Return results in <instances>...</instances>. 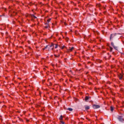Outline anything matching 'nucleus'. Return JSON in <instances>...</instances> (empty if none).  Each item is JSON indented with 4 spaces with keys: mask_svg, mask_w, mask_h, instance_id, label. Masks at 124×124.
Returning a JSON list of instances; mask_svg holds the SVG:
<instances>
[{
    "mask_svg": "<svg viewBox=\"0 0 124 124\" xmlns=\"http://www.w3.org/2000/svg\"><path fill=\"white\" fill-rule=\"evenodd\" d=\"M100 107V106H99V105H94L93 106V109H98Z\"/></svg>",
    "mask_w": 124,
    "mask_h": 124,
    "instance_id": "nucleus-1",
    "label": "nucleus"
},
{
    "mask_svg": "<svg viewBox=\"0 0 124 124\" xmlns=\"http://www.w3.org/2000/svg\"><path fill=\"white\" fill-rule=\"evenodd\" d=\"M115 36H116V33L111 34L110 35V40H111V39H113V38H114V37H115Z\"/></svg>",
    "mask_w": 124,
    "mask_h": 124,
    "instance_id": "nucleus-2",
    "label": "nucleus"
},
{
    "mask_svg": "<svg viewBox=\"0 0 124 124\" xmlns=\"http://www.w3.org/2000/svg\"><path fill=\"white\" fill-rule=\"evenodd\" d=\"M54 46V45H48L46 46L45 48H44V50H45V49H47V48H51V47H53Z\"/></svg>",
    "mask_w": 124,
    "mask_h": 124,
    "instance_id": "nucleus-3",
    "label": "nucleus"
},
{
    "mask_svg": "<svg viewBox=\"0 0 124 124\" xmlns=\"http://www.w3.org/2000/svg\"><path fill=\"white\" fill-rule=\"evenodd\" d=\"M118 119L120 122H123L124 121V119H123V117H122V116L118 117Z\"/></svg>",
    "mask_w": 124,
    "mask_h": 124,
    "instance_id": "nucleus-4",
    "label": "nucleus"
},
{
    "mask_svg": "<svg viewBox=\"0 0 124 124\" xmlns=\"http://www.w3.org/2000/svg\"><path fill=\"white\" fill-rule=\"evenodd\" d=\"M111 46H113V47L114 48V49H115L116 50L118 49V47L117 46H115V45H114V43L111 42Z\"/></svg>",
    "mask_w": 124,
    "mask_h": 124,
    "instance_id": "nucleus-5",
    "label": "nucleus"
},
{
    "mask_svg": "<svg viewBox=\"0 0 124 124\" xmlns=\"http://www.w3.org/2000/svg\"><path fill=\"white\" fill-rule=\"evenodd\" d=\"M74 49V47H72L71 48L68 49V52H72V50Z\"/></svg>",
    "mask_w": 124,
    "mask_h": 124,
    "instance_id": "nucleus-6",
    "label": "nucleus"
},
{
    "mask_svg": "<svg viewBox=\"0 0 124 124\" xmlns=\"http://www.w3.org/2000/svg\"><path fill=\"white\" fill-rule=\"evenodd\" d=\"M89 99H90V97L86 96L85 98V101H86V102L88 101V100H89Z\"/></svg>",
    "mask_w": 124,
    "mask_h": 124,
    "instance_id": "nucleus-7",
    "label": "nucleus"
},
{
    "mask_svg": "<svg viewBox=\"0 0 124 124\" xmlns=\"http://www.w3.org/2000/svg\"><path fill=\"white\" fill-rule=\"evenodd\" d=\"M49 27V23H46L45 24V27L46 28V29H47V28H48Z\"/></svg>",
    "mask_w": 124,
    "mask_h": 124,
    "instance_id": "nucleus-8",
    "label": "nucleus"
},
{
    "mask_svg": "<svg viewBox=\"0 0 124 124\" xmlns=\"http://www.w3.org/2000/svg\"><path fill=\"white\" fill-rule=\"evenodd\" d=\"M67 110H68L69 111H73V109H72V108H68L67 109Z\"/></svg>",
    "mask_w": 124,
    "mask_h": 124,
    "instance_id": "nucleus-9",
    "label": "nucleus"
},
{
    "mask_svg": "<svg viewBox=\"0 0 124 124\" xmlns=\"http://www.w3.org/2000/svg\"><path fill=\"white\" fill-rule=\"evenodd\" d=\"M89 109H90V107L89 106L85 107V109L89 110Z\"/></svg>",
    "mask_w": 124,
    "mask_h": 124,
    "instance_id": "nucleus-10",
    "label": "nucleus"
},
{
    "mask_svg": "<svg viewBox=\"0 0 124 124\" xmlns=\"http://www.w3.org/2000/svg\"><path fill=\"white\" fill-rule=\"evenodd\" d=\"M110 110L111 111V112H113V111H114V108H113V107H110Z\"/></svg>",
    "mask_w": 124,
    "mask_h": 124,
    "instance_id": "nucleus-11",
    "label": "nucleus"
},
{
    "mask_svg": "<svg viewBox=\"0 0 124 124\" xmlns=\"http://www.w3.org/2000/svg\"><path fill=\"white\" fill-rule=\"evenodd\" d=\"M59 120H60V121H62V115H61V116L60 117Z\"/></svg>",
    "mask_w": 124,
    "mask_h": 124,
    "instance_id": "nucleus-12",
    "label": "nucleus"
},
{
    "mask_svg": "<svg viewBox=\"0 0 124 124\" xmlns=\"http://www.w3.org/2000/svg\"><path fill=\"white\" fill-rule=\"evenodd\" d=\"M50 21H51V18H49V19H48L47 20V23H48V24H49V23H50Z\"/></svg>",
    "mask_w": 124,
    "mask_h": 124,
    "instance_id": "nucleus-13",
    "label": "nucleus"
},
{
    "mask_svg": "<svg viewBox=\"0 0 124 124\" xmlns=\"http://www.w3.org/2000/svg\"><path fill=\"white\" fill-rule=\"evenodd\" d=\"M55 57H56V58H59V57H60V55H58L57 56L56 54L54 55Z\"/></svg>",
    "mask_w": 124,
    "mask_h": 124,
    "instance_id": "nucleus-14",
    "label": "nucleus"
},
{
    "mask_svg": "<svg viewBox=\"0 0 124 124\" xmlns=\"http://www.w3.org/2000/svg\"><path fill=\"white\" fill-rule=\"evenodd\" d=\"M58 45H55V49H57V48H58Z\"/></svg>",
    "mask_w": 124,
    "mask_h": 124,
    "instance_id": "nucleus-15",
    "label": "nucleus"
},
{
    "mask_svg": "<svg viewBox=\"0 0 124 124\" xmlns=\"http://www.w3.org/2000/svg\"><path fill=\"white\" fill-rule=\"evenodd\" d=\"M122 78H123V77H120V78H119V79H120V80H122Z\"/></svg>",
    "mask_w": 124,
    "mask_h": 124,
    "instance_id": "nucleus-16",
    "label": "nucleus"
},
{
    "mask_svg": "<svg viewBox=\"0 0 124 124\" xmlns=\"http://www.w3.org/2000/svg\"><path fill=\"white\" fill-rule=\"evenodd\" d=\"M61 124H64V122L62 121V122H61Z\"/></svg>",
    "mask_w": 124,
    "mask_h": 124,
    "instance_id": "nucleus-17",
    "label": "nucleus"
},
{
    "mask_svg": "<svg viewBox=\"0 0 124 124\" xmlns=\"http://www.w3.org/2000/svg\"><path fill=\"white\" fill-rule=\"evenodd\" d=\"M33 17H34L35 18H36V16H33Z\"/></svg>",
    "mask_w": 124,
    "mask_h": 124,
    "instance_id": "nucleus-18",
    "label": "nucleus"
},
{
    "mask_svg": "<svg viewBox=\"0 0 124 124\" xmlns=\"http://www.w3.org/2000/svg\"><path fill=\"white\" fill-rule=\"evenodd\" d=\"M110 50H111V51H112V48H110Z\"/></svg>",
    "mask_w": 124,
    "mask_h": 124,
    "instance_id": "nucleus-19",
    "label": "nucleus"
},
{
    "mask_svg": "<svg viewBox=\"0 0 124 124\" xmlns=\"http://www.w3.org/2000/svg\"><path fill=\"white\" fill-rule=\"evenodd\" d=\"M51 50H53V47H52V48H51Z\"/></svg>",
    "mask_w": 124,
    "mask_h": 124,
    "instance_id": "nucleus-20",
    "label": "nucleus"
}]
</instances>
